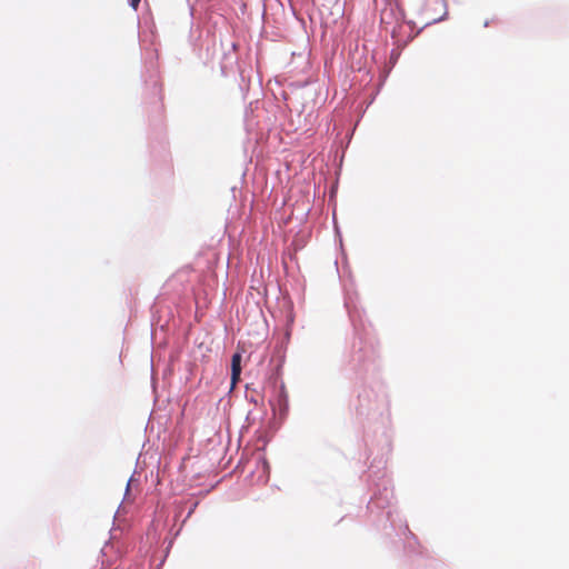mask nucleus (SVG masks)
Masks as SVG:
<instances>
[{
	"instance_id": "nucleus-1",
	"label": "nucleus",
	"mask_w": 569,
	"mask_h": 569,
	"mask_svg": "<svg viewBox=\"0 0 569 569\" xmlns=\"http://www.w3.org/2000/svg\"><path fill=\"white\" fill-rule=\"evenodd\" d=\"M241 375V355L239 352L233 353L231 358V388H234L240 380Z\"/></svg>"
},
{
	"instance_id": "nucleus-2",
	"label": "nucleus",
	"mask_w": 569,
	"mask_h": 569,
	"mask_svg": "<svg viewBox=\"0 0 569 569\" xmlns=\"http://www.w3.org/2000/svg\"><path fill=\"white\" fill-rule=\"evenodd\" d=\"M236 47H237L236 43L232 42L231 49L228 52H224L222 56L220 64H221V71L223 73H227L237 61V56L234 53Z\"/></svg>"
},
{
	"instance_id": "nucleus-3",
	"label": "nucleus",
	"mask_w": 569,
	"mask_h": 569,
	"mask_svg": "<svg viewBox=\"0 0 569 569\" xmlns=\"http://www.w3.org/2000/svg\"><path fill=\"white\" fill-rule=\"evenodd\" d=\"M395 7L393 6H390L389 8H385L381 12V22L382 23H386V24H389V21H388V18L389 16H391L395 11Z\"/></svg>"
},
{
	"instance_id": "nucleus-4",
	"label": "nucleus",
	"mask_w": 569,
	"mask_h": 569,
	"mask_svg": "<svg viewBox=\"0 0 569 569\" xmlns=\"http://www.w3.org/2000/svg\"><path fill=\"white\" fill-rule=\"evenodd\" d=\"M140 1L141 0H129V4L133 10H137Z\"/></svg>"
},
{
	"instance_id": "nucleus-5",
	"label": "nucleus",
	"mask_w": 569,
	"mask_h": 569,
	"mask_svg": "<svg viewBox=\"0 0 569 569\" xmlns=\"http://www.w3.org/2000/svg\"><path fill=\"white\" fill-rule=\"evenodd\" d=\"M352 133H353V130L352 131L348 130L345 139H348L350 141V139L352 138ZM339 142H343V138H339Z\"/></svg>"
},
{
	"instance_id": "nucleus-6",
	"label": "nucleus",
	"mask_w": 569,
	"mask_h": 569,
	"mask_svg": "<svg viewBox=\"0 0 569 569\" xmlns=\"http://www.w3.org/2000/svg\"><path fill=\"white\" fill-rule=\"evenodd\" d=\"M190 41H191L193 47L197 46L196 40L193 39V34L192 33L190 34Z\"/></svg>"
},
{
	"instance_id": "nucleus-7",
	"label": "nucleus",
	"mask_w": 569,
	"mask_h": 569,
	"mask_svg": "<svg viewBox=\"0 0 569 569\" xmlns=\"http://www.w3.org/2000/svg\"><path fill=\"white\" fill-rule=\"evenodd\" d=\"M442 18H439V19H435L433 22H438V21H441Z\"/></svg>"
},
{
	"instance_id": "nucleus-8",
	"label": "nucleus",
	"mask_w": 569,
	"mask_h": 569,
	"mask_svg": "<svg viewBox=\"0 0 569 569\" xmlns=\"http://www.w3.org/2000/svg\"><path fill=\"white\" fill-rule=\"evenodd\" d=\"M446 16H447V11L443 12L441 18L443 19V18H446Z\"/></svg>"
},
{
	"instance_id": "nucleus-9",
	"label": "nucleus",
	"mask_w": 569,
	"mask_h": 569,
	"mask_svg": "<svg viewBox=\"0 0 569 569\" xmlns=\"http://www.w3.org/2000/svg\"><path fill=\"white\" fill-rule=\"evenodd\" d=\"M446 16H447V11L443 12L441 18L443 19V18H446Z\"/></svg>"
}]
</instances>
